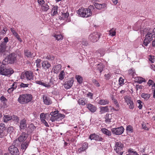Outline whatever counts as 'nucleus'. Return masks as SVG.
Segmentation results:
<instances>
[{"label":"nucleus","instance_id":"obj_40","mask_svg":"<svg viewBox=\"0 0 155 155\" xmlns=\"http://www.w3.org/2000/svg\"><path fill=\"white\" fill-rule=\"evenodd\" d=\"M78 102L80 104H81L82 105H84L86 104L85 100L82 98H81L78 100Z\"/></svg>","mask_w":155,"mask_h":155},{"label":"nucleus","instance_id":"obj_16","mask_svg":"<svg viewBox=\"0 0 155 155\" xmlns=\"http://www.w3.org/2000/svg\"><path fill=\"white\" fill-rule=\"evenodd\" d=\"M28 136L27 134L25 132H22L18 138V140L20 142L25 141Z\"/></svg>","mask_w":155,"mask_h":155},{"label":"nucleus","instance_id":"obj_59","mask_svg":"<svg viewBox=\"0 0 155 155\" xmlns=\"http://www.w3.org/2000/svg\"><path fill=\"white\" fill-rule=\"evenodd\" d=\"M113 102L116 105V107L117 108H119V105L117 100L116 99L114 100V101H113Z\"/></svg>","mask_w":155,"mask_h":155},{"label":"nucleus","instance_id":"obj_26","mask_svg":"<svg viewBox=\"0 0 155 155\" xmlns=\"http://www.w3.org/2000/svg\"><path fill=\"white\" fill-rule=\"evenodd\" d=\"M5 43H0V52L3 53L5 51L6 47V45L4 44Z\"/></svg>","mask_w":155,"mask_h":155},{"label":"nucleus","instance_id":"obj_19","mask_svg":"<svg viewBox=\"0 0 155 155\" xmlns=\"http://www.w3.org/2000/svg\"><path fill=\"white\" fill-rule=\"evenodd\" d=\"M42 67L45 69H48L51 65L49 62L47 61H44L41 63Z\"/></svg>","mask_w":155,"mask_h":155},{"label":"nucleus","instance_id":"obj_53","mask_svg":"<svg viewBox=\"0 0 155 155\" xmlns=\"http://www.w3.org/2000/svg\"><path fill=\"white\" fill-rule=\"evenodd\" d=\"M128 73L129 74H131L132 76H134V74L135 73V71L133 69H131L129 70Z\"/></svg>","mask_w":155,"mask_h":155},{"label":"nucleus","instance_id":"obj_35","mask_svg":"<svg viewBox=\"0 0 155 155\" xmlns=\"http://www.w3.org/2000/svg\"><path fill=\"white\" fill-rule=\"evenodd\" d=\"M142 97L144 98L145 100H147L149 99L150 97V94H148L142 93L141 94Z\"/></svg>","mask_w":155,"mask_h":155},{"label":"nucleus","instance_id":"obj_24","mask_svg":"<svg viewBox=\"0 0 155 155\" xmlns=\"http://www.w3.org/2000/svg\"><path fill=\"white\" fill-rule=\"evenodd\" d=\"M140 31L141 35L144 36L145 35V36L146 35L150 33V31L147 28H144L141 29Z\"/></svg>","mask_w":155,"mask_h":155},{"label":"nucleus","instance_id":"obj_13","mask_svg":"<svg viewBox=\"0 0 155 155\" xmlns=\"http://www.w3.org/2000/svg\"><path fill=\"white\" fill-rule=\"evenodd\" d=\"M35 83L37 84L41 85L48 88L50 87L53 84V82L51 79L50 80L49 82L48 83V84L43 82L41 81H35Z\"/></svg>","mask_w":155,"mask_h":155},{"label":"nucleus","instance_id":"obj_6","mask_svg":"<svg viewBox=\"0 0 155 155\" xmlns=\"http://www.w3.org/2000/svg\"><path fill=\"white\" fill-rule=\"evenodd\" d=\"M100 36V34L99 33L93 32L89 35V39L92 42H95L99 39Z\"/></svg>","mask_w":155,"mask_h":155},{"label":"nucleus","instance_id":"obj_31","mask_svg":"<svg viewBox=\"0 0 155 155\" xmlns=\"http://www.w3.org/2000/svg\"><path fill=\"white\" fill-rule=\"evenodd\" d=\"M29 143V142H26L22 143L21 145V149L23 150H24V151H25L28 146Z\"/></svg>","mask_w":155,"mask_h":155},{"label":"nucleus","instance_id":"obj_43","mask_svg":"<svg viewBox=\"0 0 155 155\" xmlns=\"http://www.w3.org/2000/svg\"><path fill=\"white\" fill-rule=\"evenodd\" d=\"M58 9V7L57 6L55 7L54 6L52 8V11H53L52 15L53 16H54L56 14H58V12L57 10Z\"/></svg>","mask_w":155,"mask_h":155},{"label":"nucleus","instance_id":"obj_7","mask_svg":"<svg viewBox=\"0 0 155 155\" xmlns=\"http://www.w3.org/2000/svg\"><path fill=\"white\" fill-rule=\"evenodd\" d=\"M124 147L123 144L120 142H117L115 144L114 150L116 151L117 153H118L120 155H122L123 152L120 151L122 150Z\"/></svg>","mask_w":155,"mask_h":155},{"label":"nucleus","instance_id":"obj_25","mask_svg":"<svg viewBox=\"0 0 155 155\" xmlns=\"http://www.w3.org/2000/svg\"><path fill=\"white\" fill-rule=\"evenodd\" d=\"M101 110L100 112L101 114H103L106 112H108L109 111V109L107 106L105 107H100Z\"/></svg>","mask_w":155,"mask_h":155},{"label":"nucleus","instance_id":"obj_44","mask_svg":"<svg viewBox=\"0 0 155 155\" xmlns=\"http://www.w3.org/2000/svg\"><path fill=\"white\" fill-rule=\"evenodd\" d=\"M11 118V120H12L15 122H18L19 120V119L18 117L14 115L12 116Z\"/></svg>","mask_w":155,"mask_h":155},{"label":"nucleus","instance_id":"obj_22","mask_svg":"<svg viewBox=\"0 0 155 155\" xmlns=\"http://www.w3.org/2000/svg\"><path fill=\"white\" fill-rule=\"evenodd\" d=\"M94 5L96 8L98 9L104 8L106 6V4H100L95 2L94 3Z\"/></svg>","mask_w":155,"mask_h":155},{"label":"nucleus","instance_id":"obj_11","mask_svg":"<svg viewBox=\"0 0 155 155\" xmlns=\"http://www.w3.org/2000/svg\"><path fill=\"white\" fill-rule=\"evenodd\" d=\"M89 139L92 140H95L96 141H103L104 139L98 135L95 134H91L89 137Z\"/></svg>","mask_w":155,"mask_h":155},{"label":"nucleus","instance_id":"obj_48","mask_svg":"<svg viewBox=\"0 0 155 155\" xmlns=\"http://www.w3.org/2000/svg\"><path fill=\"white\" fill-rule=\"evenodd\" d=\"M126 130L128 132H132L133 131V129L132 127L130 125H128L127 127Z\"/></svg>","mask_w":155,"mask_h":155},{"label":"nucleus","instance_id":"obj_60","mask_svg":"<svg viewBox=\"0 0 155 155\" xmlns=\"http://www.w3.org/2000/svg\"><path fill=\"white\" fill-rule=\"evenodd\" d=\"M28 84H24L23 83H21L20 85V87H28Z\"/></svg>","mask_w":155,"mask_h":155},{"label":"nucleus","instance_id":"obj_32","mask_svg":"<svg viewBox=\"0 0 155 155\" xmlns=\"http://www.w3.org/2000/svg\"><path fill=\"white\" fill-rule=\"evenodd\" d=\"M109 102V101L107 100L101 99L99 101L98 103L101 105H105L108 104Z\"/></svg>","mask_w":155,"mask_h":155},{"label":"nucleus","instance_id":"obj_39","mask_svg":"<svg viewBox=\"0 0 155 155\" xmlns=\"http://www.w3.org/2000/svg\"><path fill=\"white\" fill-rule=\"evenodd\" d=\"M75 78L77 80V81L79 83L81 84L83 82V79L82 78L80 75H76Z\"/></svg>","mask_w":155,"mask_h":155},{"label":"nucleus","instance_id":"obj_21","mask_svg":"<svg viewBox=\"0 0 155 155\" xmlns=\"http://www.w3.org/2000/svg\"><path fill=\"white\" fill-rule=\"evenodd\" d=\"M87 107L91 112H94L96 110V107L91 104H87Z\"/></svg>","mask_w":155,"mask_h":155},{"label":"nucleus","instance_id":"obj_54","mask_svg":"<svg viewBox=\"0 0 155 155\" xmlns=\"http://www.w3.org/2000/svg\"><path fill=\"white\" fill-rule=\"evenodd\" d=\"M143 86L139 85L138 84L136 85V90L137 91H138V90H140L142 89V87Z\"/></svg>","mask_w":155,"mask_h":155},{"label":"nucleus","instance_id":"obj_33","mask_svg":"<svg viewBox=\"0 0 155 155\" xmlns=\"http://www.w3.org/2000/svg\"><path fill=\"white\" fill-rule=\"evenodd\" d=\"M124 99L125 102L127 103L128 105H129V104L133 102V101L131 100L130 97L128 96H125L124 97Z\"/></svg>","mask_w":155,"mask_h":155},{"label":"nucleus","instance_id":"obj_20","mask_svg":"<svg viewBox=\"0 0 155 155\" xmlns=\"http://www.w3.org/2000/svg\"><path fill=\"white\" fill-rule=\"evenodd\" d=\"M43 98L44 102L45 104L47 105H50L52 103V101L50 100L49 97H48L45 95H44L43 96Z\"/></svg>","mask_w":155,"mask_h":155},{"label":"nucleus","instance_id":"obj_2","mask_svg":"<svg viewBox=\"0 0 155 155\" xmlns=\"http://www.w3.org/2000/svg\"><path fill=\"white\" fill-rule=\"evenodd\" d=\"M32 98V96L30 94H23L19 95L18 101L21 104H26L31 101Z\"/></svg>","mask_w":155,"mask_h":155},{"label":"nucleus","instance_id":"obj_30","mask_svg":"<svg viewBox=\"0 0 155 155\" xmlns=\"http://www.w3.org/2000/svg\"><path fill=\"white\" fill-rule=\"evenodd\" d=\"M101 131L104 134L109 136H110L111 134V132L107 129L105 128H102L101 129Z\"/></svg>","mask_w":155,"mask_h":155},{"label":"nucleus","instance_id":"obj_64","mask_svg":"<svg viewBox=\"0 0 155 155\" xmlns=\"http://www.w3.org/2000/svg\"><path fill=\"white\" fill-rule=\"evenodd\" d=\"M124 79H122L121 78H120L119 79V82L120 84L121 85L122 84L124 83Z\"/></svg>","mask_w":155,"mask_h":155},{"label":"nucleus","instance_id":"obj_5","mask_svg":"<svg viewBox=\"0 0 155 155\" xmlns=\"http://www.w3.org/2000/svg\"><path fill=\"white\" fill-rule=\"evenodd\" d=\"M154 37H155V34H153L151 31L150 32V33L145 36V38L143 41L144 45L147 46L150 41L153 40V38Z\"/></svg>","mask_w":155,"mask_h":155},{"label":"nucleus","instance_id":"obj_61","mask_svg":"<svg viewBox=\"0 0 155 155\" xmlns=\"http://www.w3.org/2000/svg\"><path fill=\"white\" fill-rule=\"evenodd\" d=\"M0 100L1 101H7V99L3 96H2L0 98Z\"/></svg>","mask_w":155,"mask_h":155},{"label":"nucleus","instance_id":"obj_29","mask_svg":"<svg viewBox=\"0 0 155 155\" xmlns=\"http://www.w3.org/2000/svg\"><path fill=\"white\" fill-rule=\"evenodd\" d=\"M12 116H10L8 114H4L3 117L4 122H7L8 121L11 120Z\"/></svg>","mask_w":155,"mask_h":155},{"label":"nucleus","instance_id":"obj_57","mask_svg":"<svg viewBox=\"0 0 155 155\" xmlns=\"http://www.w3.org/2000/svg\"><path fill=\"white\" fill-rule=\"evenodd\" d=\"M93 82L94 83V84L97 87H99L100 86V84L98 81L95 79L93 80Z\"/></svg>","mask_w":155,"mask_h":155},{"label":"nucleus","instance_id":"obj_46","mask_svg":"<svg viewBox=\"0 0 155 155\" xmlns=\"http://www.w3.org/2000/svg\"><path fill=\"white\" fill-rule=\"evenodd\" d=\"M145 81V80L144 78L141 77H139L138 78V80L137 82L138 83L141 84L142 82Z\"/></svg>","mask_w":155,"mask_h":155},{"label":"nucleus","instance_id":"obj_3","mask_svg":"<svg viewBox=\"0 0 155 155\" xmlns=\"http://www.w3.org/2000/svg\"><path fill=\"white\" fill-rule=\"evenodd\" d=\"M7 64L6 62L3 63L2 61V64L0 66V74H1L6 76L11 74L14 72L12 68H6L5 65Z\"/></svg>","mask_w":155,"mask_h":155},{"label":"nucleus","instance_id":"obj_4","mask_svg":"<svg viewBox=\"0 0 155 155\" xmlns=\"http://www.w3.org/2000/svg\"><path fill=\"white\" fill-rule=\"evenodd\" d=\"M17 57V54L15 53H12L10 54L3 60V63L5 62L8 64V63L13 64L16 61Z\"/></svg>","mask_w":155,"mask_h":155},{"label":"nucleus","instance_id":"obj_10","mask_svg":"<svg viewBox=\"0 0 155 155\" xmlns=\"http://www.w3.org/2000/svg\"><path fill=\"white\" fill-rule=\"evenodd\" d=\"M124 130V127L121 126L117 128H113L111 129V131L113 134L116 135H120L123 133Z\"/></svg>","mask_w":155,"mask_h":155},{"label":"nucleus","instance_id":"obj_55","mask_svg":"<svg viewBox=\"0 0 155 155\" xmlns=\"http://www.w3.org/2000/svg\"><path fill=\"white\" fill-rule=\"evenodd\" d=\"M154 57L153 56L151 55H150V57L149 58V61L151 62L152 63H153L154 61Z\"/></svg>","mask_w":155,"mask_h":155},{"label":"nucleus","instance_id":"obj_17","mask_svg":"<svg viewBox=\"0 0 155 155\" xmlns=\"http://www.w3.org/2000/svg\"><path fill=\"white\" fill-rule=\"evenodd\" d=\"M26 121L25 119L21 120L20 123V127L21 130L25 129L27 128Z\"/></svg>","mask_w":155,"mask_h":155},{"label":"nucleus","instance_id":"obj_51","mask_svg":"<svg viewBox=\"0 0 155 155\" xmlns=\"http://www.w3.org/2000/svg\"><path fill=\"white\" fill-rule=\"evenodd\" d=\"M97 62V61L96 60L94 59V62H91L90 63L91 66L92 67H94V66H96L97 65V64H96V63Z\"/></svg>","mask_w":155,"mask_h":155},{"label":"nucleus","instance_id":"obj_38","mask_svg":"<svg viewBox=\"0 0 155 155\" xmlns=\"http://www.w3.org/2000/svg\"><path fill=\"white\" fill-rule=\"evenodd\" d=\"M64 77V72L63 71H61L58 75L59 79L60 80H62Z\"/></svg>","mask_w":155,"mask_h":155},{"label":"nucleus","instance_id":"obj_18","mask_svg":"<svg viewBox=\"0 0 155 155\" xmlns=\"http://www.w3.org/2000/svg\"><path fill=\"white\" fill-rule=\"evenodd\" d=\"M105 122L107 124H109L112 121V116L111 114H107L105 117Z\"/></svg>","mask_w":155,"mask_h":155},{"label":"nucleus","instance_id":"obj_45","mask_svg":"<svg viewBox=\"0 0 155 155\" xmlns=\"http://www.w3.org/2000/svg\"><path fill=\"white\" fill-rule=\"evenodd\" d=\"M142 101L140 100H138L137 101V105L138 107L140 109H141L142 107V105L141 104L142 103Z\"/></svg>","mask_w":155,"mask_h":155},{"label":"nucleus","instance_id":"obj_34","mask_svg":"<svg viewBox=\"0 0 155 155\" xmlns=\"http://www.w3.org/2000/svg\"><path fill=\"white\" fill-rule=\"evenodd\" d=\"M88 144L86 143H84L82 147H80L79 149L80 152L83 151L85 150L87 148Z\"/></svg>","mask_w":155,"mask_h":155},{"label":"nucleus","instance_id":"obj_37","mask_svg":"<svg viewBox=\"0 0 155 155\" xmlns=\"http://www.w3.org/2000/svg\"><path fill=\"white\" fill-rule=\"evenodd\" d=\"M42 8L43 11H47L49 9V6L47 4L44 3L43 5H42Z\"/></svg>","mask_w":155,"mask_h":155},{"label":"nucleus","instance_id":"obj_15","mask_svg":"<svg viewBox=\"0 0 155 155\" xmlns=\"http://www.w3.org/2000/svg\"><path fill=\"white\" fill-rule=\"evenodd\" d=\"M5 125L4 123L0 124V138H2L5 135L4 131L5 130Z\"/></svg>","mask_w":155,"mask_h":155},{"label":"nucleus","instance_id":"obj_8","mask_svg":"<svg viewBox=\"0 0 155 155\" xmlns=\"http://www.w3.org/2000/svg\"><path fill=\"white\" fill-rule=\"evenodd\" d=\"M33 73L31 71H27L25 73H22L21 76V79L26 78L29 80L33 79Z\"/></svg>","mask_w":155,"mask_h":155},{"label":"nucleus","instance_id":"obj_49","mask_svg":"<svg viewBox=\"0 0 155 155\" xmlns=\"http://www.w3.org/2000/svg\"><path fill=\"white\" fill-rule=\"evenodd\" d=\"M54 36L56 38V40L58 41L61 39H62V37L61 35H54Z\"/></svg>","mask_w":155,"mask_h":155},{"label":"nucleus","instance_id":"obj_9","mask_svg":"<svg viewBox=\"0 0 155 155\" xmlns=\"http://www.w3.org/2000/svg\"><path fill=\"white\" fill-rule=\"evenodd\" d=\"M8 150L9 153L12 155H19V154L18 148L14 145L9 147Z\"/></svg>","mask_w":155,"mask_h":155},{"label":"nucleus","instance_id":"obj_41","mask_svg":"<svg viewBox=\"0 0 155 155\" xmlns=\"http://www.w3.org/2000/svg\"><path fill=\"white\" fill-rule=\"evenodd\" d=\"M110 35L112 36H114L116 35V29L113 28L112 29L109 31Z\"/></svg>","mask_w":155,"mask_h":155},{"label":"nucleus","instance_id":"obj_27","mask_svg":"<svg viewBox=\"0 0 155 155\" xmlns=\"http://www.w3.org/2000/svg\"><path fill=\"white\" fill-rule=\"evenodd\" d=\"M25 55L28 58H32L35 56V54H34L33 53L31 54L30 51L28 50H26L24 52Z\"/></svg>","mask_w":155,"mask_h":155},{"label":"nucleus","instance_id":"obj_50","mask_svg":"<svg viewBox=\"0 0 155 155\" xmlns=\"http://www.w3.org/2000/svg\"><path fill=\"white\" fill-rule=\"evenodd\" d=\"M13 127L12 126L8 127L7 129L8 132L9 133H11L13 132Z\"/></svg>","mask_w":155,"mask_h":155},{"label":"nucleus","instance_id":"obj_28","mask_svg":"<svg viewBox=\"0 0 155 155\" xmlns=\"http://www.w3.org/2000/svg\"><path fill=\"white\" fill-rule=\"evenodd\" d=\"M17 83L16 82H14L12 86V87L9 88L8 90V92L9 93H11L13 90L15 89L17 87Z\"/></svg>","mask_w":155,"mask_h":155},{"label":"nucleus","instance_id":"obj_1","mask_svg":"<svg viewBox=\"0 0 155 155\" xmlns=\"http://www.w3.org/2000/svg\"><path fill=\"white\" fill-rule=\"evenodd\" d=\"M89 8H82L79 9L78 12L77 13L81 17H87L91 16L92 15V13L91 12L90 9L94 8V7L92 6H90Z\"/></svg>","mask_w":155,"mask_h":155},{"label":"nucleus","instance_id":"obj_58","mask_svg":"<svg viewBox=\"0 0 155 155\" xmlns=\"http://www.w3.org/2000/svg\"><path fill=\"white\" fill-rule=\"evenodd\" d=\"M48 115V114L46 113L45 114L44 113H41L40 115V118H44L47 117Z\"/></svg>","mask_w":155,"mask_h":155},{"label":"nucleus","instance_id":"obj_47","mask_svg":"<svg viewBox=\"0 0 155 155\" xmlns=\"http://www.w3.org/2000/svg\"><path fill=\"white\" fill-rule=\"evenodd\" d=\"M11 31L12 33L13 34L15 37H18V34L15 31V30L13 28H10Z\"/></svg>","mask_w":155,"mask_h":155},{"label":"nucleus","instance_id":"obj_14","mask_svg":"<svg viewBox=\"0 0 155 155\" xmlns=\"http://www.w3.org/2000/svg\"><path fill=\"white\" fill-rule=\"evenodd\" d=\"M74 81V79L72 78H70L68 81L65 83L64 84L65 88L67 89H68L71 88L73 85Z\"/></svg>","mask_w":155,"mask_h":155},{"label":"nucleus","instance_id":"obj_36","mask_svg":"<svg viewBox=\"0 0 155 155\" xmlns=\"http://www.w3.org/2000/svg\"><path fill=\"white\" fill-rule=\"evenodd\" d=\"M98 67L97 68V70L100 71V74L103 71V68H104V66L102 64H97V65Z\"/></svg>","mask_w":155,"mask_h":155},{"label":"nucleus","instance_id":"obj_63","mask_svg":"<svg viewBox=\"0 0 155 155\" xmlns=\"http://www.w3.org/2000/svg\"><path fill=\"white\" fill-rule=\"evenodd\" d=\"M38 2L40 4L43 5L45 3V2L44 0H38Z\"/></svg>","mask_w":155,"mask_h":155},{"label":"nucleus","instance_id":"obj_56","mask_svg":"<svg viewBox=\"0 0 155 155\" xmlns=\"http://www.w3.org/2000/svg\"><path fill=\"white\" fill-rule=\"evenodd\" d=\"M128 105L129 106V108L130 109H133L134 107L133 102H132L129 104V105Z\"/></svg>","mask_w":155,"mask_h":155},{"label":"nucleus","instance_id":"obj_12","mask_svg":"<svg viewBox=\"0 0 155 155\" xmlns=\"http://www.w3.org/2000/svg\"><path fill=\"white\" fill-rule=\"evenodd\" d=\"M65 115L64 114L59 113L55 116H52L51 118H50V120L53 122L55 121H59L63 119Z\"/></svg>","mask_w":155,"mask_h":155},{"label":"nucleus","instance_id":"obj_52","mask_svg":"<svg viewBox=\"0 0 155 155\" xmlns=\"http://www.w3.org/2000/svg\"><path fill=\"white\" fill-rule=\"evenodd\" d=\"M69 15V14L68 13L66 12V13H62V18H67Z\"/></svg>","mask_w":155,"mask_h":155},{"label":"nucleus","instance_id":"obj_62","mask_svg":"<svg viewBox=\"0 0 155 155\" xmlns=\"http://www.w3.org/2000/svg\"><path fill=\"white\" fill-rule=\"evenodd\" d=\"M4 42H2V43H5L6 45V43L8 41V38L7 37H5L4 38Z\"/></svg>","mask_w":155,"mask_h":155},{"label":"nucleus","instance_id":"obj_42","mask_svg":"<svg viewBox=\"0 0 155 155\" xmlns=\"http://www.w3.org/2000/svg\"><path fill=\"white\" fill-rule=\"evenodd\" d=\"M61 69V66L60 64L58 65L54 68V71L55 73H58L59 71Z\"/></svg>","mask_w":155,"mask_h":155},{"label":"nucleus","instance_id":"obj_23","mask_svg":"<svg viewBox=\"0 0 155 155\" xmlns=\"http://www.w3.org/2000/svg\"><path fill=\"white\" fill-rule=\"evenodd\" d=\"M36 128V127L33 124H31L26 129L27 133H31Z\"/></svg>","mask_w":155,"mask_h":155}]
</instances>
